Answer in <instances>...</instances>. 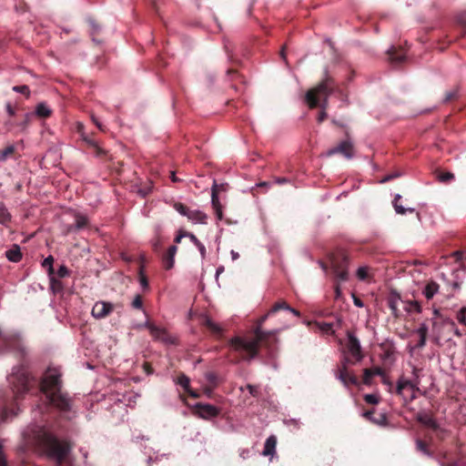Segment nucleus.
Returning <instances> with one entry per match:
<instances>
[{
    "label": "nucleus",
    "mask_w": 466,
    "mask_h": 466,
    "mask_svg": "<svg viewBox=\"0 0 466 466\" xmlns=\"http://www.w3.org/2000/svg\"><path fill=\"white\" fill-rule=\"evenodd\" d=\"M30 117H31V116H30V115H29V114H26V115H25V120L19 124V125H20V127H21L23 129H25V128L27 127V125L29 124V122H30Z\"/></svg>",
    "instance_id": "69168bd1"
},
{
    "label": "nucleus",
    "mask_w": 466,
    "mask_h": 466,
    "mask_svg": "<svg viewBox=\"0 0 466 466\" xmlns=\"http://www.w3.org/2000/svg\"><path fill=\"white\" fill-rule=\"evenodd\" d=\"M188 234H190V232H187V231H184L182 229H180L178 232H177V235L176 236V238H174V242L176 244H179L181 242V239L185 237H187L188 238Z\"/></svg>",
    "instance_id": "3c124183"
},
{
    "label": "nucleus",
    "mask_w": 466,
    "mask_h": 466,
    "mask_svg": "<svg viewBox=\"0 0 466 466\" xmlns=\"http://www.w3.org/2000/svg\"><path fill=\"white\" fill-rule=\"evenodd\" d=\"M188 238L191 240V242L194 243V245H196V247L198 248L202 258H206L205 246L198 239V238L194 234H192V233L188 234Z\"/></svg>",
    "instance_id": "72a5a7b5"
},
{
    "label": "nucleus",
    "mask_w": 466,
    "mask_h": 466,
    "mask_svg": "<svg viewBox=\"0 0 466 466\" xmlns=\"http://www.w3.org/2000/svg\"><path fill=\"white\" fill-rule=\"evenodd\" d=\"M147 328L149 329L150 335L157 340L166 344H175V339L167 332L166 329L157 327L152 323H147Z\"/></svg>",
    "instance_id": "6e6552de"
},
{
    "label": "nucleus",
    "mask_w": 466,
    "mask_h": 466,
    "mask_svg": "<svg viewBox=\"0 0 466 466\" xmlns=\"http://www.w3.org/2000/svg\"><path fill=\"white\" fill-rule=\"evenodd\" d=\"M8 381L15 400L21 399L29 390V373L24 365L14 368L12 374L8 377Z\"/></svg>",
    "instance_id": "39448f33"
},
{
    "label": "nucleus",
    "mask_w": 466,
    "mask_h": 466,
    "mask_svg": "<svg viewBox=\"0 0 466 466\" xmlns=\"http://www.w3.org/2000/svg\"><path fill=\"white\" fill-rule=\"evenodd\" d=\"M53 263H54L53 256H48L47 258H46L44 259V261L42 263V266L44 268H46L48 276H53L55 274V269H54V267H53Z\"/></svg>",
    "instance_id": "c9c22d12"
},
{
    "label": "nucleus",
    "mask_w": 466,
    "mask_h": 466,
    "mask_svg": "<svg viewBox=\"0 0 466 466\" xmlns=\"http://www.w3.org/2000/svg\"><path fill=\"white\" fill-rule=\"evenodd\" d=\"M138 275H139V282H140L142 288L144 289H147L148 288V280H147V276L143 272V266L140 267Z\"/></svg>",
    "instance_id": "79ce46f5"
},
{
    "label": "nucleus",
    "mask_w": 466,
    "mask_h": 466,
    "mask_svg": "<svg viewBox=\"0 0 466 466\" xmlns=\"http://www.w3.org/2000/svg\"><path fill=\"white\" fill-rule=\"evenodd\" d=\"M435 176L440 182L445 183V184L450 183L455 177L453 173L449 172V171H443L441 169H437L435 171Z\"/></svg>",
    "instance_id": "a878e982"
},
{
    "label": "nucleus",
    "mask_w": 466,
    "mask_h": 466,
    "mask_svg": "<svg viewBox=\"0 0 466 466\" xmlns=\"http://www.w3.org/2000/svg\"><path fill=\"white\" fill-rule=\"evenodd\" d=\"M373 414H374V410H367V411H365V412L363 413V416H364L367 420H371V421H373V422H375V423H378V424H381V423H383V422L386 420V417H385L383 414H381V415H380V420H374V419H373Z\"/></svg>",
    "instance_id": "58836bf2"
},
{
    "label": "nucleus",
    "mask_w": 466,
    "mask_h": 466,
    "mask_svg": "<svg viewBox=\"0 0 466 466\" xmlns=\"http://www.w3.org/2000/svg\"><path fill=\"white\" fill-rule=\"evenodd\" d=\"M0 466H7L6 458L3 451V445L0 443Z\"/></svg>",
    "instance_id": "4d7b16f0"
},
{
    "label": "nucleus",
    "mask_w": 466,
    "mask_h": 466,
    "mask_svg": "<svg viewBox=\"0 0 466 466\" xmlns=\"http://www.w3.org/2000/svg\"><path fill=\"white\" fill-rule=\"evenodd\" d=\"M352 297H353L354 305L356 307L362 308L364 306L362 300L360 298L356 297L354 294L352 295Z\"/></svg>",
    "instance_id": "0e129e2a"
},
{
    "label": "nucleus",
    "mask_w": 466,
    "mask_h": 466,
    "mask_svg": "<svg viewBox=\"0 0 466 466\" xmlns=\"http://www.w3.org/2000/svg\"><path fill=\"white\" fill-rule=\"evenodd\" d=\"M143 301L140 295H137L134 300L132 301V306L135 309H140L142 308Z\"/></svg>",
    "instance_id": "5fc2aeb1"
},
{
    "label": "nucleus",
    "mask_w": 466,
    "mask_h": 466,
    "mask_svg": "<svg viewBox=\"0 0 466 466\" xmlns=\"http://www.w3.org/2000/svg\"><path fill=\"white\" fill-rule=\"evenodd\" d=\"M246 389L248 390L251 396L258 397L259 394L258 388L255 385L248 384Z\"/></svg>",
    "instance_id": "603ef678"
},
{
    "label": "nucleus",
    "mask_w": 466,
    "mask_h": 466,
    "mask_svg": "<svg viewBox=\"0 0 466 466\" xmlns=\"http://www.w3.org/2000/svg\"><path fill=\"white\" fill-rule=\"evenodd\" d=\"M434 431L436 432L437 438L440 440H444V438L448 434V431L444 429H441L440 426H439V431Z\"/></svg>",
    "instance_id": "13d9d810"
},
{
    "label": "nucleus",
    "mask_w": 466,
    "mask_h": 466,
    "mask_svg": "<svg viewBox=\"0 0 466 466\" xmlns=\"http://www.w3.org/2000/svg\"><path fill=\"white\" fill-rule=\"evenodd\" d=\"M13 90L15 92L21 93V94H23V95H25L26 96H29V95H30V89L28 87V86H26V85L15 86L13 87Z\"/></svg>",
    "instance_id": "37998d69"
},
{
    "label": "nucleus",
    "mask_w": 466,
    "mask_h": 466,
    "mask_svg": "<svg viewBox=\"0 0 466 466\" xmlns=\"http://www.w3.org/2000/svg\"><path fill=\"white\" fill-rule=\"evenodd\" d=\"M401 199V196L397 194L395 197H394V199L392 201V204H393V207H394V209L395 211L398 213V214H400V215H404L406 214V212H410V213H413L415 212V208H404L402 205H400L399 203V201Z\"/></svg>",
    "instance_id": "5701e85b"
},
{
    "label": "nucleus",
    "mask_w": 466,
    "mask_h": 466,
    "mask_svg": "<svg viewBox=\"0 0 466 466\" xmlns=\"http://www.w3.org/2000/svg\"><path fill=\"white\" fill-rule=\"evenodd\" d=\"M357 277L360 280H365L368 278V268L366 267H360L357 270Z\"/></svg>",
    "instance_id": "49530a36"
},
{
    "label": "nucleus",
    "mask_w": 466,
    "mask_h": 466,
    "mask_svg": "<svg viewBox=\"0 0 466 466\" xmlns=\"http://www.w3.org/2000/svg\"><path fill=\"white\" fill-rule=\"evenodd\" d=\"M399 177V174L397 173H394V174H390V175H387L386 177H384L382 179H381V182L382 183H385V182H388L395 177Z\"/></svg>",
    "instance_id": "338daca9"
},
{
    "label": "nucleus",
    "mask_w": 466,
    "mask_h": 466,
    "mask_svg": "<svg viewBox=\"0 0 466 466\" xmlns=\"http://www.w3.org/2000/svg\"><path fill=\"white\" fill-rule=\"evenodd\" d=\"M439 285L435 281H430L424 288L422 294L426 299H431L438 292Z\"/></svg>",
    "instance_id": "b1692460"
},
{
    "label": "nucleus",
    "mask_w": 466,
    "mask_h": 466,
    "mask_svg": "<svg viewBox=\"0 0 466 466\" xmlns=\"http://www.w3.org/2000/svg\"><path fill=\"white\" fill-rule=\"evenodd\" d=\"M415 443H416V450L418 451H420L424 455H427L430 457L432 455V452L431 451L429 445L426 441H424L420 439H417Z\"/></svg>",
    "instance_id": "7c9ffc66"
},
{
    "label": "nucleus",
    "mask_w": 466,
    "mask_h": 466,
    "mask_svg": "<svg viewBox=\"0 0 466 466\" xmlns=\"http://www.w3.org/2000/svg\"><path fill=\"white\" fill-rule=\"evenodd\" d=\"M364 400L369 404H377L379 403V397L375 394H366L364 396Z\"/></svg>",
    "instance_id": "09e8293b"
},
{
    "label": "nucleus",
    "mask_w": 466,
    "mask_h": 466,
    "mask_svg": "<svg viewBox=\"0 0 466 466\" xmlns=\"http://www.w3.org/2000/svg\"><path fill=\"white\" fill-rule=\"evenodd\" d=\"M429 329L426 323H421L420 327L416 330V334L419 336V340L414 348L422 349L426 345L427 338H428Z\"/></svg>",
    "instance_id": "6ab92c4d"
},
{
    "label": "nucleus",
    "mask_w": 466,
    "mask_h": 466,
    "mask_svg": "<svg viewBox=\"0 0 466 466\" xmlns=\"http://www.w3.org/2000/svg\"><path fill=\"white\" fill-rule=\"evenodd\" d=\"M69 275H70V270L65 265H61L56 271V276L59 279L68 277Z\"/></svg>",
    "instance_id": "c03bdc74"
},
{
    "label": "nucleus",
    "mask_w": 466,
    "mask_h": 466,
    "mask_svg": "<svg viewBox=\"0 0 466 466\" xmlns=\"http://www.w3.org/2000/svg\"><path fill=\"white\" fill-rule=\"evenodd\" d=\"M445 325L451 329V330H453L454 333L460 337L461 336V333L459 332V330L456 329L455 327V323L453 321H447L445 322Z\"/></svg>",
    "instance_id": "bf43d9fd"
},
{
    "label": "nucleus",
    "mask_w": 466,
    "mask_h": 466,
    "mask_svg": "<svg viewBox=\"0 0 466 466\" xmlns=\"http://www.w3.org/2000/svg\"><path fill=\"white\" fill-rule=\"evenodd\" d=\"M404 309L408 312L420 313L422 310L421 305L418 300H406L404 301Z\"/></svg>",
    "instance_id": "cd10ccee"
},
{
    "label": "nucleus",
    "mask_w": 466,
    "mask_h": 466,
    "mask_svg": "<svg viewBox=\"0 0 466 466\" xmlns=\"http://www.w3.org/2000/svg\"><path fill=\"white\" fill-rule=\"evenodd\" d=\"M195 412L198 417L208 420L217 417L219 410L214 405L198 402L195 405Z\"/></svg>",
    "instance_id": "1a4fd4ad"
},
{
    "label": "nucleus",
    "mask_w": 466,
    "mask_h": 466,
    "mask_svg": "<svg viewBox=\"0 0 466 466\" xmlns=\"http://www.w3.org/2000/svg\"><path fill=\"white\" fill-rule=\"evenodd\" d=\"M332 271L335 278L340 281L349 279L348 266L350 262L348 251L344 248H336L329 256Z\"/></svg>",
    "instance_id": "423d86ee"
},
{
    "label": "nucleus",
    "mask_w": 466,
    "mask_h": 466,
    "mask_svg": "<svg viewBox=\"0 0 466 466\" xmlns=\"http://www.w3.org/2000/svg\"><path fill=\"white\" fill-rule=\"evenodd\" d=\"M270 315L268 312L257 320L252 337H234L230 339L229 345L234 350L244 354L243 360H249L255 358L258 354L259 348L266 349L268 354L275 350L278 330L264 331L262 329L263 323Z\"/></svg>",
    "instance_id": "f257e3e1"
},
{
    "label": "nucleus",
    "mask_w": 466,
    "mask_h": 466,
    "mask_svg": "<svg viewBox=\"0 0 466 466\" xmlns=\"http://www.w3.org/2000/svg\"><path fill=\"white\" fill-rule=\"evenodd\" d=\"M176 382L180 385L184 390L185 391L187 390H189V388H190V380L189 378L185 375L184 373H180L177 378V380Z\"/></svg>",
    "instance_id": "473e14b6"
},
{
    "label": "nucleus",
    "mask_w": 466,
    "mask_h": 466,
    "mask_svg": "<svg viewBox=\"0 0 466 466\" xmlns=\"http://www.w3.org/2000/svg\"><path fill=\"white\" fill-rule=\"evenodd\" d=\"M207 379H208V380L210 383H212V384H216L217 376H216L214 373H212V372L208 373V374H207Z\"/></svg>",
    "instance_id": "774afa93"
},
{
    "label": "nucleus",
    "mask_w": 466,
    "mask_h": 466,
    "mask_svg": "<svg viewBox=\"0 0 466 466\" xmlns=\"http://www.w3.org/2000/svg\"><path fill=\"white\" fill-rule=\"evenodd\" d=\"M40 446L46 454L61 465L71 450V445L66 441H60L54 435L45 432L41 435Z\"/></svg>",
    "instance_id": "20e7f679"
},
{
    "label": "nucleus",
    "mask_w": 466,
    "mask_h": 466,
    "mask_svg": "<svg viewBox=\"0 0 466 466\" xmlns=\"http://www.w3.org/2000/svg\"><path fill=\"white\" fill-rule=\"evenodd\" d=\"M177 251V247L176 245H172L168 248L167 253L163 256L162 260L164 264V268L167 270L171 269L175 264V256Z\"/></svg>",
    "instance_id": "a211bd4d"
},
{
    "label": "nucleus",
    "mask_w": 466,
    "mask_h": 466,
    "mask_svg": "<svg viewBox=\"0 0 466 466\" xmlns=\"http://www.w3.org/2000/svg\"><path fill=\"white\" fill-rule=\"evenodd\" d=\"M75 218H76V223H75L76 229H78V230L82 229L88 225V218H86V216L77 213V214H76Z\"/></svg>",
    "instance_id": "2f4dec72"
},
{
    "label": "nucleus",
    "mask_w": 466,
    "mask_h": 466,
    "mask_svg": "<svg viewBox=\"0 0 466 466\" xmlns=\"http://www.w3.org/2000/svg\"><path fill=\"white\" fill-rule=\"evenodd\" d=\"M348 350L351 354V356L355 359V361H360L363 355L361 353L360 343L357 337H355L351 332H348Z\"/></svg>",
    "instance_id": "9b49d317"
},
{
    "label": "nucleus",
    "mask_w": 466,
    "mask_h": 466,
    "mask_svg": "<svg viewBox=\"0 0 466 466\" xmlns=\"http://www.w3.org/2000/svg\"><path fill=\"white\" fill-rule=\"evenodd\" d=\"M15 151V147L13 145H10L0 151V161H5L7 157L14 155Z\"/></svg>",
    "instance_id": "e433bc0d"
},
{
    "label": "nucleus",
    "mask_w": 466,
    "mask_h": 466,
    "mask_svg": "<svg viewBox=\"0 0 466 466\" xmlns=\"http://www.w3.org/2000/svg\"><path fill=\"white\" fill-rule=\"evenodd\" d=\"M217 187H218V185L214 184V186L212 187L211 201H212L213 207L216 209L217 216H218V219H221L222 218V211L220 209Z\"/></svg>",
    "instance_id": "393cba45"
},
{
    "label": "nucleus",
    "mask_w": 466,
    "mask_h": 466,
    "mask_svg": "<svg viewBox=\"0 0 466 466\" xmlns=\"http://www.w3.org/2000/svg\"><path fill=\"white\" fill-rule=\"evenodd\" d=\"M420 370L413 367L412 373L415 377L413 380H400L398 381L396 392L397 394L400 395L402 393L403 389L406 387H410L411 389H418V385L420 383L419 381V376H420Z\"/></svg>",
    "instance_id": "f8f14e48"
},
{
    "label": "nucleus",
    "mask_w": 466,
    "mask_h": 466,
    "mask_svg": "<svg viewBox=\"0 0 466 466\" xmlns=\"http://www.w3.org/2000/svg\"><path fill=\"white\" fill-rule=\"evenodd\" d=\"M51 114L52 110L45 103H40L35 107V115L39 117L47 118Z\"/></svg>",
    "instance_id": "bb28decb"
},
{
    "label": "nucleus",
    "mask_w": 466,
    "mask_h": 466,
    "mask_svg": "<svg viewBox=\"0 0 466 466\" xmlns=\"http://www.w3.org/2000/svg\"><path fill=\"white\" fill-rule=\"evenodd\" d=\"M277 438L274 435L269 436L264 445L262 454L264 456H272L276 452Z\"/></svg>",
    "instance_id": "aec40b11"
},
{
    "label": "nucleus",
    "mask_w": 466,
    "mask_h": 466,
    "mask_svg": "<svg viewBox=\"0 0 466 466\" xmlns=\"http://www.w3.org/2000/svg\"><path fill=\"white\" fill-rule=\"evenodd\" d=\"M204 326L208 329L214 335L221 336L223 329L221 327L215 322H213L210 319H206L204 321Z\"/></svg>",
    "instance_id": "c85d7f7f"
},
{
    "label": "nucleus",
    "mask_w": 466,
    "mask_h": 466,
    "mask_svg": "<svg viewBox=\"0 0 466 466\" xmlns=\"http://www.w3.org/2000/svg\"><path fill=\"white\" fill-rule=\"evenodd\" d=\"M340 280H338L336 279V283L334 284V293H335V299L339 300L342 299V291L339 286Z\"/></svg>",
    "instance_id": "de8ad7c7"
},
{
    "label": "nucleus",
    "mask_w": 466,
    "mask_h": 466,
    "mask_svg": "<svg viewBox=\"0 0 466 466\" xmlns=\"http://www.w3.org/2000/svg\"><path fill=\"white\" fill-rule=\"evenodd\" d=\"M5 256L12 262H19L22 259V252L20 247L16 244L5 251Z\"/></svg>",
    "instance_id": "412c9836"
},
{
    "label": "nucleus",
    "mask_w": 466,
    "mask_h": 466,
    "mask_svg": "<svg viewBox=\"0 0 466 466\" xmlns=\"http://www.w3.org/2000/svg\"><path fill=\"white\" fill-rule=\"evenodd\" d=\"M459 96V87L455 86L451 90H449L445 93L444 102L448 103L452 100H455Z\"/></svg>",
    "instance_id": "4c0bfd02"
},
{
    "label": "nucleus",
    "mask_w": 466,
    "mask_h": 466,
    "mask_svg": "<svg viewBox=\"0 0 466 466\" xmlns=\"http://www.w3.org/2000/svg\"><path fill=\"white\" fill-rule=\"evenodd\" d=\"M389 59L391 64L399 65L405 60L406 54L402 48H396L395 46H391L388 50Z\"/></svg>",
    "instance_id": "f3484780"
},
{
    "label": "nucleus",
    "mask_w": 466,
    "mask_h": 466,
    "mask_svg": "<svg viewBox=\"0 0 466 466\" xmlns=\"http://www.w3.org/2000/svg\"><path fill=\"white\" fill-rule=\"evenodd\" d=\"M374 376V371L371 369H364L362 381L366 385H370L371 383V380Z\"/></svg>",
    "instance_id": "ea45409f"
},
{
    "label": "nucleus",
    "mask_w": 466,
    "mask_h": 466,
    "mask_svg": "<svg viewBox=\"0 0 466 466\" xmlns=\"http://www.w3.org/2000/svg\"><path fill=\"white\" fill-rule=\"evenodd\" d=\"M83 141L86 144L87 147L92 150L97 157H104L106 156V151L103 149L98 143L86 135H82Z\"/></svg>",
    "instance_id": "4468645a"
},
{
    "label": "nucleus",
    "mask_w": 466,
    "mask_h": 466,
    "mask_svg": "<svg viewBox=\"0 0 466 466\" xmlns=\"http://www.w3.org/2000/svg\"><path fill=\"white\" fill-rule=\"evenodd\" d=\"M457 319L460 323L466 326V308H462L457 314Z\"/></svg>",
    "instance_id": "8fccbe9b"
},
{
    "label": "nucleus",
    "mask_w": 466,
    "mask_h": 466,
    "mask_svg": "<svg viewBox=\"0 0 466 466\" xmlns=\"http://www.w3.org/2000/svg\"><path fill=\"white\" fill-rule=\"evenodd\" d=\"M114 310V305L106 301H97L92 309V316L100 319L107 317Z\"/></svg>",
    "instance_id": "9d476101"
},
{
    "label": "nucleus",
    "mask_w": 466,
    "mask_h": 466,
    "mask_svg": "<svg viewBox=\"0 0 466 466\" xmlns=\"http://www.w3.org/2000/svg\"><path fill=\"white\" fill-rule=\"evenodd\" d=\"M90 26H91V35H94L96 32L99 31V25L94 21H89Z\"/></svg>",
    "instance_id": "052dcab7"
},
{
    "label": "nucleus",
    "mask_w": 466,
    "mask_h": 466,
    "mask_svg": "<svg viewBox=\"0 0 466 466\" xmlns=\"http://www.w3.org/2000/svg\"><path fill=\"white\" fill-rule=\"evenodd\" d=\"M5 108H6V112L7 114L10 116H13L15 115V108L12 106V105L10 103H7L6 106H5Z\"/></svg>",
    "instance_id": "e2e57ef3"
},
{
    "label": "nucleus",
    "mask_w": 466,
    "mask_h": 466,
    "mask_svg": "<svg viewBox=\"0 0 466 466\" xmlns=\"http://www.w3.org/2000/svg\"><path fill=\"white\" fill-rule=\"evenodd\" d=\"M173 208L182 216H185L187 217V212L189 210V208L187 207L186 205L180 203V202H176L174 203L173 205Z\"/></svg>",
    "instance_id": "a19ab883"
},
{
    "label": "nucleus",
    "mask_w": 466,
    "mask_h": 466,
    "mask_svg": "<svg viewBox=\"0 0 466 466\" xmlns=\"http://www.w3.org/2000/svg\"><path fill=\"white\" fill-rule=\"evenodd\" d=\"M320 329L324 332H327V333H329V332H332L333 333L334 332L332 323H326V322H324V323L321 324Z\"/></svg>",
    "instance_id": "6e6d98bb"
},
{
    "label": "nucleus",
    "mask_w": 466,
    "mask_h": 466,
    "mask_svg": "<svg viewBox=\"0 0 466 466\" xmlns=\"http://www.w3.org/2000/svg\"><path fill=\"white\" fill-rule=\"evenodd\" d=\"M334 88V81L331 77H326L317 86L309 89L306 94V101L310 108H315L319 106H321V111L319 114V123L323 122L327 118L325 112L328 97L332 93Z\"/></svg>",
    "instance_id": "7ed1b4c3"
},
{
    "label": "nucleus",
    "mask_w": 466,
    "mask_h": 466,
    "mask_svg": "<svg viewBox=\"0 0 466 466\" xmlns=\"http://www.w3.org/2000/svg\"><path fill=\"white\" fill-rule=\"evenodd\" d=\"M400 300V294L395 290H391L387 298L388 307L390 309L391 315L395 319H399L400 317V310L399 309V302Z\"/></svg>",
    "instance_id": "ddd939ff"
},
{
    "label": "nucleus",
    "mask_w": 466,
    "mask_h": 466,
    "mask_svg": "<svg viewBox=\"0 0 466 466\" xmlns=\"http://www.w3.org/2000/svg\"><path fill=\"white\" fill-rule=\"evenodd\" d=\"M9 413H11L12 416H15L17 414V411H15L14 409L10 410L8 408H5L4 410L2 411V420H5L8 418Z\"/></svg>",
    "instance_id": "864d4df0"
},
{
    "label": "nucleus",
    "mask_w": 466,
    "mask_h": 466,
    "mask_svg": "<svg viewBox=\"0 0 466 466\" xmlns=\"http://www.w3.org/2000/svg\"><path fill=\"white\" fill-rule=\"evenodd\" d=\"M288 309H289V305L285 300H279L268 310V314H275L280 309L287 310Z\"/></svg>",
    "instance_id": "f704fd0d"
},
{
    "label": "nucleus",
    "mask_w": 466,
    "mask_h": 466,
    "mask_svg": "<svg viewBox=\"0 0 466 466\" xmlns=\"http://www.w3.org/2000/svg\"><path fill=\"white\" fill-rule=\"evenodd\" d=\"M339 154L344 157L350 159L354 156V147L350 140H343L337 146L329 148L326 155L331 157L333 155Z\"/></svg>",
    "instance_id": "0eeeda50"
},
{
    "label": "nucleus",
    "mask_w": 466,
    "mask_h": 466,
    "mask_svg": "<svg viewBox=\"0 0 466 466\" xmlns=\"http://www.w3.org/2000/svg\"><path fill=\"white\" fill-rule=\"evenodd\" d=\"M143 369H144L145 372H146L147 375H151V374H153V372H154V370H153V368H152L151 364H150V363H148V362H145V363L143 364Z\"/></svg>",
    "instance_id": "680f3d73"
},
{
    "label": "nucleus",
    "mask_w": 466,
    "mask_h": 466,
    "mask_svg": "<svg viewBox=\"0 0 466 466\" xmlns=\"http://www.w3.org/2000/svg\"><path fill=\"white\" fill-rule=\"evenodd\" d=\"M187 218L194 222H198L201 224H205L207 220V216L203 212L197 209H190L187 212Z\"/></svg>",
    "instance_id": "4be33fe9"
},
{
    "label": "nucleus",
    "mask_w": 466,
    "mask_h": 466,
    "mask_svg": "<svg viewBox=\"0 0 466 466\" xmlns=\"http://www.w3.org/2000/svg\"><path fill=\"white\" fill-rule=\"evenodd\" d=\"M50 277V283H51V287L53 289L55 290H59V289H62L63 286H62V282L56 279V277L53 276H49Z\"/></svg>",
    "instance_id": "a18cd8bd"
},
{
    "label": "nucleus",
    "mask_w": 466,
    "mask_h": 466,
    "mask_svg": "<svg viewBox=\"0 0 466 466\" xmlns=\"http://www.w3.org/2000/svg\"><path fill=\"white\" fill-rule=\"evenodd\" d=\"M417 420L431 428L433 431H439V424L434 420L433 416L431 413L428 412H420L417 414Z\"/></svg>",
    "instance_id": "dca6fc26"
},
{
    "label": "nucleus",
    "mask_w": 466,
    "mask_h": 466,
    "mask_svg": "<svg viewBox=\"0 0 466 466\" xmlns=\"http://www.w3.org/2000/svg\"><path fill=\"white\" fill-rule=\"evenodd\" d=\"M40 388L47 401L62 411L71 409V399L62 391L61 374L56 369H49L44 375Z\"/></svg>",
    "instance_id": "f03ea898"
},
{
    "label": "nucleus",
    "mask_w": 466,
    "mask_h": 466,
    "mask_svg": "<svg viewBox=\"0 0 466 466\" xmlns=\"http://www.w3.org/2000/svg\"><path fill=\"white\" fill-rule=\"evenodd\" d=\"M12 216L7 210L6 207L1 203L0 204V224L4 226H7V224L11 221Z\"/></svg>",
    "instance_id": "c756f323"
},
{
    "label": "nucleus",
    "mask_w": 466,
    "mask_h": 466,
    "mask_svg": "<svg viewBox=\"0 0 466 466\" xmlns=\"http://www.w3.org/2000/svg\"><path fill=\"white\" fill-rule=\"evenodd\" d=\"M339 379L345 386L359 385V379L354 374L349 372L345 365L339 370Z\"/></svg>",
    "instance_id": "2eb2a0df"
}]
</instances>
